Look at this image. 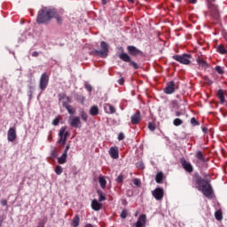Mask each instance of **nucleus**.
I'll return each mask as SVG.
<instances>
[{"label":"nucleus","mask_w":227,"mask_h":227,"mask_svg":"<svg viewBox=\"0 0 227 227\" xmlns=\"http://www.w3.org/2000/svg\"><path fill=\"white\" fill-rule=\"evenodd\" d=\"M65 11L55 8L43 7L38 12L37 24H45L51 19H56L57 24H63V13Z\"/></svg>","instance_id":"1"},{"label":"nucleus","mask_w":227,"mask_h":227,"mask_svg":"<svg viewBox=\"0 0 227 227\" xmlns=\"http://www.w3.org/2000/svg\"><path fill=\"white\" fill-rule=\"evenodd\" d=\"M196 184V189L202 192L206 198H212V194L214 193V191L212 190V185L208 181L201 178V177H197L195 180Z\"/></svg>","instance_id":"2"},{"label":"nucleus","mask_w":227,"mask_h":227,"mask_svg":"<svg viewBox=\"0 0 227 227\" xmlns=\"http://www.w3.org/2000/svg\"><path fill=\"white\" fill-rule=\"evenodd\" d=\"M100 48L101 50L94 51V54H96V56H98L99 58H107V55L109 54V44L102 41L100 43Z\"/></svg>","instance_id":"3"},{"label":"nucleus","mask_w":227,"mask_h":227,"mask_svg":"<svg viewBox=\"0 0 227 227\" xmlns=\"http://www.w3.org/2000/svg\"><path fill=\"white\" fill-rule=\"evenodd\" d=\"M173 59L178 61L182 65H191V55L190 54H183V55H174Z\"/></svg>","instance_id":"4"},{"label":"nucleus","mask_w":227,"mask_h":227,"mask_svg":"<svg viewBox=\"0 0 227 227\" xmlns=\"http://www.w3.org/2000/svg\"><path fill=\"white\" fill-rule=\"evenodd\" d=\"M67 122L70 127H74V129H81V127H82V122H81V117L79 116L71 115Z\"/></svg>","instance_id":"5"},{"label":"nucleus","mask_w":227,"mask_h":227,"mask_svg":"<svg viewBox=\"0 0 227 227\" xmlns=\"http://www.w3.org/2000/svg\"><path fill=\"white\" fill-rule=\"evenodd\" d=\"M59 136L60 138L59 139L58 143L59 145H62V146H65V145L67 143V137H68V132L67 131L66 127H62L59 129Z\"/></svg>","instance_id":"6"},{"label":"nucleus","mask_w":227,"mask_h":227,"mask_svg":"<svg viewBox=\"0 0 227 227\" xmlns=\"http://www.w3.org/2000/svg\"><path fill=\"white\" fill-rule=\"evenodd\" d=\"M47 86H49V75H47V73H43L40 78L39 88L43 91Z\"/></svg>","instance_id":"7"},{"label":"nucleus","mask_w":227,"mask_h":227,"mask_svg":"<svg viewBox=\"0 0 227 227\" xmlns=\"http://www.w3.org/2000/svg\"><path fill=\"white\" fill-rule=\"evenodd\" d=\"M152 194L157 201H160L162 198H164V189L156 188L154 191L152 192Z\"/></svg>","instance_id":"8"},{"label":"nucleus","mask_w":227,"mask_h":227,"mask_svg":"<svg viewBox=\"0 0 227 227\" xmlns=\"http://www.w3.org/2000/svg\"><path fill=\"white\" fill-rule=\"evenodd\" d=\"M7 139L10 143H13L17 139V130L15 128H10L7 132Z\"/></svg>","instance_id":"9"},{"label":"nucleus","mask_w":227,"mask_h":227,"mask_svg":"<svg viewBox=\"0 0 227 227\" xmlns=\"http://www.w3.org/2000/svg\"><path fill=\"white\" fill-rule=\"evenodd\" d=\"M135 227H145L146 226V215H140L137 223H134Z\"/></svg>","instance_id":"10"},{"label":"nucleus","mask_w":227,"mask_h":227,"mask_svg":"<svg viewBox=\"0 0 227 227\" xmlns=\"http://www.w3.org/2000/svg\"><path fill=\"white\" fill-rule=\"evenodd\" d=\"M175 82H169L167 83L166 88L164 89V93L167 95H171L175 93Z\"/></svg>","instance_id":"11"},{"label":"nucleus","mask_w":227,"mask_h":227,"mask_svg":"<svg viewBox=\"0 0 227 227\" xmlns=\"http://www.w3.org/2000/svg\"><path fill=\"white\" fill-rule=\"evenodd\" d=\"M141 121V113L139 111H137L132 116H131V123L132 125H137Z\"/></svg>","instance_id":"12"},{"label":"nucleus","mask_w":227,"mask_h":227,"mask_svg":"<svg viewBox=\"0 0 227 227\" xmlns=\"http://www.w3.org/2000/svg\"><path fill=\"white\" fill-rule=\"evenodd\" d=\"M181 164H182L184 169H185V171H187L188 173H192L193 168H192V165L191 164V162H189L185 160H181Z\"/></svg>","instance_id":"13"},{"label":"nucleus","mask_w":227,"mask_h":227,"mask_svg":"<svg viewBox=\"0 0 227 227\" xmlns=\"http://www.w3.org/2000/svg\"><path fill=\"white\" fill-rule=\"evenodd\" d=\"M127 49L131 56H139V54H143V52L139 49L136 48V46H128Z\"/></svg>","instance_id":"14"},{"label":"nucleus","mask_w":227,"mask_h":227,"mask_svg":"<svg viewBox=\"0 0 227 227\" xmlns=\"http://www.w3.org/2000/svg\"><path fill=\"white\" fill-rule=\"evenodd\" d=\"M208 6L210 12L213 13V17H215V19H219V9L217 8V5L210 4Z\"/></svg>","instance_id":"15"},{"label":"nucleus","mask_w":227,"mask_h":227,"mask_svg":"<svg viewBox=\"0 0 227 227\" xmlns=\"http://www.w3.org/2000/svg\"><path fill=\"white\" fill-rule=\"evenodd\" d=\"M109 155L112 159H118V157H120L118 147H111L109 150Z\"/></svg>","instance_id":"16"},{"label":"nucleus","mask_w":227,"mask_h":227,"mask_svg":"<svg viewBox=\"0 0 227 227\" xmlns=\"http://www.w3.org/2000/svg\"><path fill=\"white\" fill-rule=\"evenodd\" d=\"M91 208L92 210H102V203L98 202L97 200H92L91 201Z\"/></svg>","instance_id":"17"},{"label":"nucleus","mask_w":227,"mask_h":227,"mask_svg":"<svg viewBox=\"0 0 227 227\" xmlns=\"http://www.w3.org/2000/svg\"><path fill=\"white\" fill-rule=\"evenodd\" d=\"M105 112L107 113V114H114L116 109L112 105L106 104L105 105Z\"/></svg>","instance_id":"18"},{"label":"nucleus","mask_w":227,"mask_h":227,"mask_svg":"<svg viewBox=\"0 0 227 227\" xmlns=\"http://www.w3.org/2000/svg\"><path fill=\"white\" fill-rule=\"evenodd\" d=\"M62 106L67 109L69 114H75V108L72 107V106L67 104V102H62Z\"/></svg>","instance_id":"19"},{"label":"nucleus","mask_w":227,"mask_h":227,"mask_svg":"<svg viewBox=\"0 0 227 227\" xmlns=\"http://www.w3.org/2000/svg\"><path fill=\"white\" fill-rule=\"evenodd\" d=\"M98 183L100 184L101 189H106V185H107V181L106 180V176H99Z\"/></svg>","instance_id":"20"},{"label":"nucleus","mask_w":227,"mask_h":227,"mask_svg":"<svg viewBox=\"0 0 227 227\" xmlns=\"http://www.w3.org/2000/svg\"><path fill=\"white\" fill-rule=\"evenodd\" d=\"M81 223V218L79 217V215H74L73 218V221L71 223L72 227H78Z\"/></svg>","instance_id":"21"},{"label":"nucleus","mask_w":227,"mask_h":227,"mask_svg":"<svg viewBox=\"0 0 227 227\" xmlns=\"http://www.w3.org/2000/svg\"><path fill=\"white\" fill-rule=\"evenodd\" d=\"M59 100H64L67 105L72 104V98L65 94H59Z\"/></svg>","instance_id":"22"},{"label":"nucleus","mask_w":227,"mask_h":227,"mask_svg":"<svg viewBox=\"0 0 227 227\" xmlns=\"http://www.w3.org/2000/svg\"><path fill=\"white\" fill-rule=\"evenodd\" d=\"M67 157H68V154H67V153H63L62 155L58 158V163L59 164H66Z\"/></svg>","instance_id":"23"},{"label":"nucleus","mask_w":227,"mask_h":227,"mask_svg":"<svg viewBox=\"0 0 227 227\" xmlns=\"http://www.w3.org/2000/svg\"><path fill=\"white\" fill-rule=\"evenodd\" d=\"M120 59H121L122 61H125V63H129L130 59V56H129V54L127 53H121L119 55Z\"/></svg>","instance_id":"24"},{"label":"nucleus","mask_w":227,"mask_h":227,"mask_svg":"<svg viewBox=\"0 0 227 227\" xmlns=\"http://www.w3.org/2000/svg\"><path fill=\"white\" fill-rule=\"evenodd\" d=\"M217 97H218L221 104H224L226 102V99L224 98V92L223 91V90H218Z\"/></svg>","instance_id":"25"},{"label":"nucleus","mask_w":227,"mask_h":227,"mask_svg":"<svg viewBox=\"0 0 227 227\" xmlns=\"http://www.w3.org/2000/svg\"><path fill=\"white\" fill-rule=\"evenodd\" d=\"M98 106H92L90 109V116H97L98 114Z\"/></svg>","instance_id":"26"},{"label":"nucleus","mask_w":227,"mask_h":227,"mask_svg":"<svg viewBox=\"0 0 227 227\" xmlns=\"http://www.w3.org/2000/svg\"><path fill=\"white\" fill-rule=\"evenodd\" d=\"M155 180L157 184H162V180H164V174L162 172H158L156 174Z\"/></svg>","instance_id":"27"},{"label":"nucleus","mask_w":227,"mask_h":227,"mask_svg":"<svg viewBox=\"0 0 227 227\" xmlns=\"http://www.w3.org/2000/svg\"><path fill=\"white\" fill-rule=\"evenodd\" d=\"M197 63H198L199 67H202L203 68H207V67H208V64L207 63V61H205L201 58L197 59Z\"/></svg>","instance_id":"28"},{"label":"nucleus","mask_w":227,"mask_h":227,"mask_svg":"<svg viewBox=\"0 0 227 227\" xmlns=\"http://www.w3.org/2000/svg\"><path fill=\"white\" fill-rule=\"evenodd\" d=\"M215 217L216 221H223V211L217 210L215 213Z\"/></svg>","instance_id":"29"},{"label":"nucleus","mask_w":227,"mask_h":227,"mask_svg":"<svg viewBox=\"0 0 227 227\" xmlns=\"http://www.w3.org/2000/svg\"><path fill=\"white\" fill-rule=\"evenodd\" d=\"M196 158L201 162L205 161V156L203 155V153H201L200 151L196 153Z\"/></svg>","instance_id":"30"},{"label":"nucleus","mask_w":227,"mask_h":227,"mask_svg":"<svg viewBox=\"0 0 227 227\" xmlns=\"http://www.w3.org/2000/svg\"><path fill=\"white\" fill-rule=\"evenodd\" d=\"M98 194L99 196L98 201H106V195L104 194V192H102V191L98 190Z\"/></svg>","instance_id":"31"},{"label":"nucleus","mask_w":227,"mask_h":227,"mask_svg":"<svg viewBox=\"0 0 227 227\" xmlns=\"http://www.w3.org/2000/svg\"><path fill=\"white\" fill-rule=\"evenodd\" d=\"M217 52H219V54H226L227 51L226 48H224V46L220 45L217 47Z\"/></svg>","instance_id":"32"},{"label":"nucleus","mask_w":227,"mask_h":227,"mask_svg":"<svg viewBox=\"0 0 227 227\" xmlns=\"http://www.w3.org/2000/svg\"><path fill=\"white\" fill-rule=\"evenodd\" d=\"M182 123H184V121H182L179 118H176L173 121V124L175 125V127H180V125H182Z\"/></svg>","instance_id":"33"},{"label":"nucleus","mask_w":227,"mask_h":227,"mask_svg":"<svg viewBox=\"0 0 227 227\" xmlns=\"http://www.w3.org/2000/svg\"><path fill=\"white\" fill-rule=\"evenodd\" d=\"M80 116L83 121H88V114H86V112L82 111Z\"/></svg>","instance_id":"34"},{"label":"nucleus","mask_w":227,"mask_h":227,"mask_svg":"<svg viewBox=\"0 0 227 227\" xmlns=\"http://www.w3.org/2000/svg\"><path fill=\"white\" fill-rule=\"evenodd\" d=\"M55 173H56V175H61V173H63V167L58 165L55 168Z\"/></svg>","instance_id":"35"},{"label":"nucleus","mask_w":227,"mask_h":227,"mask_svg":"<svg viewBox=\"0 0 227 227\" xmlns=\"http://www.w3.org/2000/svg\"><path fill=\"white\" fill-rule=\"evenodd\" d=\"M215 72H217V74H224V68L223 67L216 66Z\"/></svg>","instance_id":"36"},{"label":"nucleus","mask_w":227,"mask_h":227,"mask_svg":"<svg viewBox=\"0 0 227 227\" xmlns=\"http://www.w3.org/2000/svg\"><path fill=\"white\" fill-rule=\"evenodd\" d=\"M129 63L131 67H133V68H135V70H137V68H139V66H137V63L131 60H129Z\"/></svg>","instance_id":"37"},{"label":"nucleus","mask_w":227,"mask_h":227,"mask_svg":"<svg viewBox=\"0 0 227 227\" xmlns=\"http://www.w3.org/2000/svg\"><path fill=\"white\" fill-rule=\"evenodd\" d=\"M148 129L153 132V130H155V124L153 122H149Z\"/></svg>","instance_id":"38"},{"label":"nucleus","mask_w":227,"mask_h":227,"mask_svg":"<svg viewBox=\"0 0 227 227\" xmlns=\"http://www.w3.org/2000/svg\"><path fill=\"white\" fill-rule=\"evenodd\" d=\"M121 219H126V217H127V210L126 209H123L121 211Z\"/></svg>","instance_id":"39"},{"label":"nucleus","mask_w":227,"mask_h":227,"mask_svg":"<svg viewBox=\"0 0 227 227\" xmlns=\"http://www.w3.org/2000/svg\"><path fill=\"white\" fill-rule=\"evenodd\" d=\"M191 123H192V125H194V126L200 125V123L198 122V121H196V118H192V119H191Z\"/></svg>","instance_id":"40"},{"label":"nucleus","mask_w":227,"mask_h":227,"mask_svg":"<svg viewBox=\"0 0 227 227\" xmlns=\"http://www.w3.org/2000/svg\"><path fill=\"white\" fill-rule=\"evenodd\" d=\"M133 184H134V185H141V181H139V179H137V178H135L134 180H133Z\"/></svg>","instance_id":"41"},{"label":"nucleus","mask_w":227,"mask_h":227,"mask_svg":"<svg viewBox=\"0 0 227 227\" xmlns=\"http://www.w3.org/2000/svg\"><path fill=\"white\" fill-rule=\"evenodd\" d=\"M118 139L119 141H123V139H125V135H123V133H120L118 136Z\"/></svg>","instance_id":"42"},{"label":"nucleus","mask_w":227,"mask_h":227,"mask_svg":"<svg viewBox=\"0 0 227 227\" xmlns=\"http://www.w3.org/2000/svg\"><path fill=\"white\" fill-rule=\"evenodd\" d=\"M59 118H55L53 121H52V125H59Z\"/></svg>","instance_id":"43"},{"label":"nucleus","mask_w":227,"mask_h":227,"mask_svg":"<svg viewBox=\"0 0 227 227\" xmlns=\"http://www.w3.org/2000/svg\"><path fill=\"white\" fill-rule=\"evenodd\" d=\"M85 88L87 91H92L93 88L90 84H85Z\"/></svg>","instance_id":"44"},{"label":"nucleus","mask_w":227,"mask_h":227,"mask_svg":"<svg viewBox=\"0 0 227 227\" xmlns=\"http://www.w3.org/2000/svg\"><path fill=\"white\" fill-rule=\"evenodd\" d=\"M70 150V145H67V146H66V149H65V151H64V153H66V155H68V151Z\"/></svg>","instance_id":"45"},{"label":"nucleus","mask_w":227,"mask_h":227,"mask_svg":"<svg viewBox=\"0 0 227 227\" xmlns=\"http://www.w3.org/2000/svg\"><path fill=\"white\" fill-rule=\"evenodd\" d=\"M171 106H172V107H178V102H176V101H172V102H171Z\"/></svg>","instance_id":"46"},{"label":"nucleus","mask_w":227,"mask_h":227,"mask_svg":"<svg viewBox=\"0 0 227 227\" xmlns=\"http://www.w3.org/2000/svg\"><path fill=\"white\" fill-rule=\"evenodd\" d=\"M1 205H3V207H6V205H8V201L6 200H2Z\"/></svg>","instance_id":"47"},{"label":"nucleus","mask_w":227,"mask_h":227,"mask_svg":"<svg viewBox=\"0 0 227 227\" xmlns=\"http://www.w3.org/2000/svg\"><path fill=\"white\" fill-rule=\"evenodd\" d=\"M117 182H123V176L120 175L118 177H117Z\"/></svg>","instance_id":"48"},{"label":"nucleus","mask_w":227,"mask_h":227,"mask_svg":"<svg viewBox=\"0 0 227 227\" xmlns=\"http://www.w3.org/2000/svg\"><path fill=\"white\" fill-rule=\"evenodd\" d=\"M48 141L51 143L52 141V135L48 136Z\"/></svg>","instance_id":"49"},{"label":"nucleus","mask_w":227,"mask_h":227,"mask_svg":"<svg viewBox=\"0 0 227 227\" xmlns=\"http://www.w3.org/2000/svg\"><path fill=\"white\" fill-rule=\"evenodd\" d=\"M192 4H196V0H188Z\"/></svg>","instance_id":"50"},{"label":"nucleus","mask_w":227,"mask_h":227,"mask_svg":"<svg viewBox=\"0 0 227 227\" xmlns=\"http://www.w3.org/2000/svg\"><path fill=\"white\" fill-rule=\"evenodd\" d=\"M32 56H34L35 58L36 56H38V51H34V52L32 53Z\"/></svg>","instance_id":"51"},{"label":"nucleus","mask_w":227,"mask_h":227,"mask_svg":"<svg viewBox=\"0 0 227 227\" xmlns=\"http://www.w3.org/2000/svg\"><path fill=\"white\" fill-rule=\"evenodd\" d=\"M123 82H124V81H123V78H121L120 80H119V84H123Z\"/></svg>","instance_id":"52"},{"label":"nucleus","mask_w":227,"mask_h":227,"mask_svg":"<svg viewBox=\"0 0 227 227\" xmlns=\"http://www.w3.org/2000/svg\"><path fill=\"white\" fill-rule=\"evenodd\" d=\"M102 1V4H107V0H101Z\"/></svg>","instance_id":"53"},{"label":"nucleus","mask_w":227,"mask_h":227,"mask_svg":"<svg viewBox=\"0 0 227 227\" xmlns=\"http://www.w3.org/2000/svg\"><path fill=\"white\" fill-rule=\"evenodd\" d=\"M84 227H93V225L91 223H88Z\"/></svg>","instance_id":"54"},{"label":"nucleus","mask_w":227,"mask_h":227,"mask_svg":"<svg viewBox=\"0 0 227 227\" xmlns=\"http://www.w3.org/2000/svg\"><path fill=\"white\" fill-rule=\"evenodd\" d=\"M182 114L180 112L176 113V116H180Z\"/></svg>","instance_id":"55"},{"label":"nucleus","mask_w":227,"mask_h":227,"mask_svg":"<svg viewBox=\"0 0 227 227\" xmlns=\"http://www.w3.org/2000/svg\"><path fill=\"white\" fill-rule=\"evenodd\" d=\"M1 224H3V218H0V227H1Z\"/></svg>","instance_id":"56"},{"label":"nucleus","mask_w":227,"mask_h":227,"mask_svg":"<svg viewBox=\"0 0 227 227\" xmlns=\"http://www.w3.org/2000/svg\"><path fill=\"white\" fill-rule=\"evenodd\" d=\"M129 3H134V0H128Z\"/></svg>","instance_id":"57"},{"label":"nucleus","mask_w":227,"mask_h":227,"mask_svg":"<svg viewBox=\"0 0 227 227\" xmlns=\"http://www.w3.org/2000/svg\"><path fill=\"white\" fill-rule=\"evenodd\" d=\"M177 1V3H180V1H182V0H176Z\"/></svg>","instance_id":"58"},{"label":"nucleus","mask_w":227,"mask_h":227,"mask_svg":"<svg viewBox=\"0 0 227 227\" xmlns=\"http://www.w3.org/2000/svg\"><path fill=\"white\" fill-rule=\"evenodd\" d=\"M136 217H137V214H135Z\"/></svg>","instance_id":"59"},{"label":"nucleus","mask_w":227,"mask_h":227,"mask_svg":"<svg viewBox=\"0 0 227 227\" xmlns=\"http://www.w3.org/2000/svg\"><path fill=\"white\" fill-rule=\"evenodd\" d=\"M203 131L205 132V131H206V129H203Z\"/></svg>","instance_id":"60"}]
</instances>
